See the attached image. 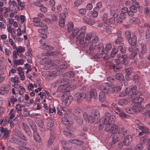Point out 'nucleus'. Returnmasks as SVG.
Listing matches in <instances>:
<instances>
[{
    "mask_svg": "<svg viewBox=\"0 0 150 150\" xmlns=\"http://www.w3.org/2000/svg\"><path fill=\"white\" fill-rule=\"evenodd\" d=\"M83 116L84 120L88 122L97 123L100 118V113L98 110H93L91 112V115H88L86 112L83 113Z\"/></svg>",
    "mask_w": 150,
    "mask_h": 150,
    "instance_id": "1",
    "label": "nucleus"
},
{
    "mask_svg": "<svg viewBox=\"0 0 150 150\" xmlns=\"http://www.w3.org/2000/svg\"><path fill=\"white\" fill-rule=\"evenodd\" d=\"M102 122L106 125V126H109L112 125L114 122V117L111 116L110 113L107 112L105 114V117Z\"/></svg>",
    "mask_w": 150,
    "mask_h": 150,
    "instance_id": "2",
    "label": "nucleus"
},
{
    "mask_svg": "<svg viewBox=\"0 0 150 150\" xmlns=\"http://www.w3.org/2000/svg\"><path fill=\"white\" fill-rule=\"evenodd\" d=\"M137 90V87L136 86H133L131 88H127L125 91V93L122 94V96H125L128 95L131 96L132 98V96H134L136 95V92Z\"/></svg>",
    "mask_w": 150,
    "mask_h": 150,
    "instance_id": "3",
    "label": "nucleus"
},
{
    "mask_svg": "<svg viewBox=\"0 0 150 150\" xmlns=\"http://www.w3.org/2000/svg\"><path fill=\"white\" fill-rule=\"evenodd\" d=\"M71 113V111H68L67 113H64V117H63L61 119V122L64 125L69 126L70 125H71L73 124V122L71 121L70 122L69 120L67 119V118H69V117L70 116Z\"/></svg>",
    "mask_w": 150,
    "mask_h": 150,
    "instance_id": "4",
    "label": "nucleus"
},
{
    "mask_svg": "<svg viewBox=\"0 0 150 150\" xmlns=\"http://www.w3.org/2000/svg\"><path fill=\"white\" fill-rule=\"evenodd\" d=\"M86 96V94L84 93H77L74 96V100L78 103L82 102Z\"/></svg>",
    "mask_w": 150,
    "mask_h": 150,
    "instance_id": "5",
    "label": "nucleus"
},
{
    "mask_svg": "<svg viewBox=\"0 0 150 150\" xmlns=\"http://www.w3.org/2000/svg\"><path fill=\"white\" fill-rule=\"evenodd\" d=\"M144 99L143 98L141 97H137L134 98L132 99V103L134 104V105L136 106H139V108L140 110L141 109L142 107L141 103H142L144 101Z\"/></svg>",
    "mask_w": 150,
    "mask_h": 150,
    "instance_id": "6",
    "label": "nucleus"
},
{
    "mask_svg": "<svg viewBox=\"0 0 150 150\" xmlns=\"http://www.w3.org/2000/svg\"><path fill=\"white\" fill-rule=\"evenodd\" d=\"M139 106H136L134 105L132 108H127L125 109V111L128 113L131 114H133L135 112L141 111V110L139 109Z\"/></svg>",
    "mask_w": 150,
    "mask_h": 150,
    "instance_id": "7",
    "label": "nucleus"
},
{
    "mask_svg": "<svg viewBox=\"0 0 150 150\" xmlns=\"http://www.w3.org/2000/svg\"><path fill=\"white\" fill-rule=\"evenodd\" d=\"M10 142L16 144L18 145L26 146L27 143L23 142L19 139L15 137H11L9 139Z\"/></svg>",
    "mask_w": 150,
    "mask_h": 150,
    "instance_id": "8",
    "label": "nucleus"
},
{
    "mask_svg": "<svg viewBox=\"0 0 150 150\" xmlns=\"http://www.w3.org/2000/svg\"><path fill=\"white\" fill-rule=\"evenodd\" d=\"M14 133L15 135L18 137L20 138L25 142L28 141V139L27 137L18 129H15Z\"/></svg>",
    "mask_w": 150,
    "mask_h": 150,
    "instance_id": "9",
    "label": "nucleus"
},
{
    "mask_svg": "<svg viewBox=\"0 0 150 150\" xmlns=\"http://www.w3.org/2000/svg\"><path fill=\"white\" fill-rule=\"evenodd\" d=\"M105 131L108 132H110L111 133L115 134L117 131V127L116 125L112 126V125L109 126H105Z\"/></svg>",
    "mask_w": 150,
    "mask_h": 150,
    "instance_id": "10",
    "label": "nucleus"
},
{
    "mask_svg": "<svg viewBox=\"0 0 150 150\" xmlns=\"http://www.w3.org/2000/svg\"><path fill=\"white\" fill-rule=\"evenodd\" d=\"M140 5L139 3L137 1H133L132 5L129 8L130 10L134 13L137 11V8L139 7Z\"/></svg>",
    "mask_w": 150,
    "mask_h": 150,
    "instance_id": "11",
    "label": "nucleus"
},
{
    "mask_svg": "<svg viewBox=\"0 0 150 150\" xmlns=\"http://www.w3.org/2000/svg\"><path fill=\"white\" fill-rule=\"evenodd\" d=\"M22 125L23 129L25 133L28 135L31 136L32 135V133L29 126L23 122L22 123Z\"/></svg>",
    "mask_w": 150,
    "mask_h": 150,
    "instance_id": "12",
    "label": "nucleus"
},
{
    "mask_svg": "<svg viewBox=\"0 0 150 150\" xmlns=\"http://www.w3.org/2000/svg\"><path fill=\"white\" fill-rule=\"evenodd\" d=\"M132 140V136L131 135H127L124 138L123 142L125 145L128 146L131 143Z\"/></svg>",
    "mask_w": 150,
    "mask_h": 150,
    "instance_id": "13",
    "label": "nucleus"
},
{
    "mask_svg": "<svg viewBox=\"0 0 150 150\" xmlns=\"http://www.w3.org/2000/svg\"><path fill=\"white\" fill-rule=\"evenodd\" d=\"M10 89V86L7 85H3L2 86L1 88V91L0 92V94H3L4 93H6L8 92L9 91Z\"/></svg>",
    "mask_w": 150,
    "mask_h": 150,
    "instance_id": "14",
    "label": "nucleus"
},
{
    "mask_svg": "<svg viewBox=\"0 0 150 150\" xmlns=\"http://www.w3.org/2000/svg\"><path fill=\"white\" fill-rule=\"evenodd\" d=\"M110 68H113L114 69V71L117 72L119 71V70L121 69L122 67V64L121 63H117L114 64H111L110 66Z\"/></svg>",
    "mask_w": 150,
    "mask_h": 150,
    "instance_id": "15",
    "label": "nucleus"
},
{
    "mask_svg": "<svg viewBox=\"0 0 150 150\" xmlns=\"http://www.w3.org/2000/svg\"><path fill=\"white\" fill-rule=\"evenodd\" d=\"M67 78H61L57 80L55 83L58 84V86L63 85L67 84Z\"/></svg>",
    "mask_w": 150,
    "mask_h": 150,
    "instance_id": "16",
    "label": "nucleus"
},
{
    "mask_svg": "<svg viewBox=\"0 0 150 150\" xmlns=\"http://www.w3.org/2000/svg\"><path fill=\"white\" fill-rule=\"evenodd\" d=\"M127 40L130 45L134 46L137 44V37L135 35H133L131 38H130Z\"/></svg>",
    "mask_w": 150,
    "mask_h": 150,
    "instance_id": "17",
    "label": "nucleus"
},
{
    "mask_svg": "<svg viewBox=\"0 0 150 150\" xmlns=\"http://www.w3.org/2000/svg\"><path fill=\"white\" fill-rule=\"evenodd\" d=\"M106 96L105 93L103 91L100 92L98 96V99L100 102H103L106 101Z\"/></svg>",
    "mask_w": 150,
    "mask_h": 150,
    "instance_id": "18",
    "label": "nucleus"
},
{
    "mask_svg": "<svg viewBox=\"0 0 150 150\" xmlns=\"http://www.w3.org/2000/svg\"><path fill=\"white\" fill-rule=\"evenodd\" d=\"M112 48L111 45L109 43H108L105 45V47L104 48V50H102V53L106 54L108 53V51L110 50Z\"/></svg>",
    "mask_w": 150,
    "mask_h": 150,
    "instance_id": "19",
    "label": "nucleus"
},
{
    "mask_svg": "<svg viewBox=\"0 0 150 150\" xmlns=\"http://www.w3.org/2000/svg\"><path fill=\"white\" fill-rule=\"evenodd\" d=\"M85 34L83 33H81L78 35V38L79 40V43L80 44H84L86 42L84 40Z\"/></svg>",
    "mask_w": 150,
    "mask_h": 150,
    "instance_id": "20",
    "label": "nucleus"
},
{
    "mask_svg": "<svg viewBox=\"0 0 150 150\" xmlns=\"http://www.w3.org/2000/svg\"><path fill=\"white\" fill-rule=\"evenodd\" d=\"M33 135L34 139L37 142H40L41 140V137L37 132V129H35V130H33Z\"/></svg>",
    "mask_w": 150,
    "mask_h": 150,
    "instance_id": "21",
    "label": "nucleus"
},
{
    "mask_svg": "<svg viewBox=\"0 0 150 150\" xmlns=\"http://www.w3.org/2000/svg\"><path fill=\"white\" fill-rule=\"evenodd\" d=\"M139 52V50L138 48H137L135 49L134 51L132 52L129 55V59H134L135 58L136 55Z\"/></svg>",
    "mask_w": 150,
    "mask_h": 150,
    "instance_id": "22",
    "label": "nucleus"
},
{
    "mask_svg": "<svg viewBox=\"0 0 150 150\" xmlns=\"http://www.w3.org/2000/svg\"><path fill=\"white\" fill-rule=\"evenodd\" d=\"M73 99L72 97L71 96H68L64 101V105L66 106H69L71 103Z\"/></svg>",
    "mask_w": 150,
    "mask_h": 150,
    "instance_id": "23",
    "label": "nucleus"
},
{
    "mask_svg": "<svg viewBox=\"0 0 150 150\" xmlns=\"http://www.w3.org/2000/svg\"><path fill=\"white\" fill-rule=\"evenodd\" d=\"M122 33L121 31H119L117 33V38L115 41V43L118 44L121 43L122 42V37L121 35Z\"/></svg>",
    "mask_w": 150,
    "mask_h": 150,
    "instance_id": "24",
    "label": "nucleus"
},
{
    "mask_svg": "<svg viewBox=\"0 0 150 150\" xmlns=\"http://www.w3.org/2000/svg\"><path fill=\"white\" fill-rule=\"evenodd\" d=\"M28 121L33 130H35L37 129L35 122L33 120L30 119H28Z\"/></svg>",
    "mask_w": 150,
    "mask_h": 150,
    "instance_id": "25",
    "label": "nucleus"
},
{
    "mask_svg": "<svg viewBox=\"0 0 150 150\" xmlns=\"http://www.w3.org/2000/svg\"><path fill=\"white\" fill-rule=\"evenodd\" d=\"M34 25L36 26H39L42 28L43 29H46L48 27L45 24L42 23L40 21L39 22L34 23Z\"/></svg>",
    "mask_w": 150,
    "mask_h": 150,
    "instance_id": "26",
    "label": "nucleus"
},
{
    "mask_svg": "<svg viewBox=\"0 0 150 150\" xmlns=\"http://www.w3.org/2000/svg\"><path fill=\"white\" fill-rule=\"evenodd\" d=\"M68 142L75 144L77 145H82L83 143V142L77 139H70L69 140Z\"/></svg>",
    "mask_w": 150,
    "mask_h": 150,
    "instance_id": "27",
    "label": "nucleus"
},
{
    "mask_svg": "<svg viewBox=\"0 0 150 150\" xmlns=\"http://www.w3.org/2000/svg\"><path fill=\"white\" fill-rule=\"evenodd\" d=\"M91 97L95 99H96L97 98V94L96 91L95 89H92L90 92L89 94Z\"/></svg>",
    "mask_w": 150,
    "mask_h": 150,
    "instance_id": "28",
    "label": "nucleus"
},
{
    "mask_svg": "<svg viewBox=\"0 0 150 150\" xmlns=\"http://www.w3.org/2000/svg\"><path fill=\"white\" fill-rule=\"evenodd\" d=\"M135 126L136 127L139 128L140 130H144V127L140 125V122L138 120L136 119L135 121Z\"/></svg>",
    "mask_w": 150,
    "mask_h": 150,
    "instance_id": "29",
    "label": "nucleus"
},
{
    "mask_svg": "<svg viewBox=\"0 0 150 150\" xmlns=\"http://www.w3.org/2000/svg\"><path fill=\"white\" fill-rule=\"evenodd\" d=\"M130 21L134 23L138 24L140 23V21L137 17H133L129 19Z\"/></svg>",
    "mask_w": 150,
    "mask_h": 150,
    "instance_id": "30",
    "label": "nucleus"
},
{
    "mask_svg": "<svg viewBox=\"0 0 150 150\" xmlns=\"http://www.w3.org/2000/svg\"><path fill=\"white\" fill-rule=\"evenodd\" d=\"M41 48L46 50H52L53 49V47L49 45H45V44L41 46Z\"/></svg>",
    "mask_w": 150,
    "mask_h": 150,
    "instance_id": "31",
    "label": "nucleus"
},
{
    "mask_svg": "<svg viewBox=\"0 0 150 150\" xmlns=\"http://www.w3.org/2000/svg\"><path fill=\"white\" fill-rule=\"evenodd\" d=\"M24 60L22 59H20L18 60L15 59L14 62L16 65H22L24 63Z\"/></svg>",
    "mask_w": 150,
    "mask_h": 150,
    "instance_id": "32",
    "label": "nucleus"
},
{
    "mask_svg": "<svg viewBox=\"0 0 150 150\" xmlns=\"http://www.w3.org/2000/svg\"><path fill=\"white\" fill-rule=\"evenodd\" d=\"M75 120L77 123L79 125H81L83 123V120L82 118L79 116H76Z\"/></svg>",
    "mask_w": 150,
    "mask_h": 150,
    "instance_id": "33",
    "label": "nucleus"
},
{
    "mask_svg": "<svg viewBox=\"0 0 150 150\" xmlns=\"http://www.w3.org/2000/svg\"><path fill=\"white\" fill-rule=\"evenodd\" d=\"M63 134L65 136L69 138L74 137L75 136L74 134L67 131H64Z\"/></svg>",
    "mask_w": 150,
    "mask_h": 150,
    "instance_id": "34",
    "label": "nucleus"
},
{
    "mask_svg": "<svg viewBox=\"0 0 150 150\" xmlns=\"http://www.w3.org/2000/svg\"><path fill=\"white\" fill-rule=\"evenodd\" d=\"M113 19V18H110L108 20L107 17H103V21L104 23L107 25L110 24L111 23V21Z\"/></svg>",
    "mask_w": 150,
    "mask_h": 150,
    "instance_id": "35",
    "label": "nucleus"
},
{
    "mask_svg": "<svg viewBox=\"0 0 150 150\" xmlns=\"http://www.w3.org/2000/svg\"><path fill=\"white\" fill-rule=\"evenodd\" d=\"M74 28V24L71 22H69L67 24V30L71 32Z\"/></svg>",
    "mask_w": 150,
    "mask_h": 150,
    "instance_id": "36",
    "label": "nucleus"
},
{
    "mask_svg": "<svg viewBox=\"0 0 150 150\" xmlns=\"http://www.w3.org/2000/svg\"><path fill=\"white\" fill-rule=\"evenodd\" d=\"M143 144L140 143L137 144L134 147V150H142L143 149Z\"/></svg>",
    "mask_w": 150,
    "mask_h": 150,
    "instance_id": "37",
    "label": "nucleus"
},
{
    "mask_svg": "<svg viewBox=\"0 0 150 150\" xmlns=\"http://www.w3.org/2000/svg\"><path fill=\"white\" fill-rule=\"evenodd\" d=\"M79 30L78 28L76 27L74 28L73 30L71 33V35L73 37H74L76 35L79 33Z\"/></svg>",
    "mask_w": 150,
    "mask_h": 150,
    "instance_id": "38",
    "label": "nucleus"
},
{
    "mask_svg": "<svg viewBox=\"0 0 150 150\" xmlns=\"http://www.w3.org/2000/svg\"><path fill=\"white\" fill-rule=\"evenodd\" d=\"M69 93V91H67L65 90H64L62 91V93H61L62 94H60V95H59L58 96L59 97H61L62 100H63L64 98V97L65 96H67V95H66V94L67 93Z\"/></svg>",
    "mask_w": 150,
    "mask_h": 150,
    "instance_id": "39",
    "label": "nucleus"
},
{
    "mask_svg": "<svg viewBox=\"0 0 150 150\" xmlns=\"http://www.w3.org/2000/svg\"><path fill=\"white\" fill-rule=\"evenodd\" d=\"M95 47L96 49L99 50H104V47L103 44L101 43H98L97 45H95Z\"/></svg>",
    "mask_w": 150,
    "mask_h": 150,
    "instance_id": "40",
    "label": "nucleus"
},
{
    "mask_svg": "<svg viewBox=\"0 0 150 150\" xmlns=\"http://www.w3.org/2000/svg\"><path fill=\"white\" fill-rule=\"evenodd\" d=\"M25 50V48L24 47H23L22 46H19L18 48L16 49V51L18 55H19V53H21L23 52Z\"/></svg>",
    "mask_w": 150,
    "mask_h": 150,
    "instance_id": "41",
    "label": "nucleus"
},
{
    "mask_svg": "<svg viewBox=\"0 0 150 150\" xmlns=\"http://www.w3.org/2000/svg\"><path fill=\"white\" fill-rule=\"evenodd\" d=\"M147 51V47L146 45L143 44L142 46V48L141 51V53L144 54L146 53Z\"/></svg>",
    "mask_w": 150,
    "mask_h": 150,
    "instance_id": "42",
    "label": "nucleus"
},
{
    "mask_svg": "<svg viewBox=\"0 0 150 150\" xmlns=\"http://www.w3.org/2000/svg\"><path fill=\"white\" fill-rule=\"evenodd\" d=\"M141 109H144L146 113L149 112L150 111V103H148L145 105L144 107L141 108Z\"/></svg>",
    "mask_w": 150,
    "mask_h": 150,
    "instance_id": "43",
    "label": "nucleus"
},
{
    "mask_svg": "<svg viewBox=\"0 0 150 150\" xmlns=\"http://www.w3.org/2000/svg\"><path fill=\"white\" fill-rule=\"evenodd\" d=\"M8 117L7 116L5 117L3 119L1 120L0 121V124L4 125H5L8 123Z\"/></svg>",
    "mask_w": 150,
    "mask_h": 150,
    "instance_id": "44",
    "label": "nucleus"
},
{
    "mask_svg": "<svg viewBox=\"0 0 150 150\" xmlns=\"http://www.w3.org/2000/svg\"><path fill=\"white\" fill-rule=\"evenodd\" d=\"M20 107V105L18 104L16 105V108L17 109H18V114L17 115V117H19L20 118H21L23 117V115L21 114V110H19L18 108V107Z\"/></svg>",
    "mask_w": 150,
    "mask_h": 150,
    "instance_id": "45",
    "label": "nucleus"
},
{
    "mask_svg": "<svg viewBox=\"0 0 150 150\" xmlns=\"http://www.w3.org/2000/svg\"><path fill=\"white\" fill-rule=\"evenodd\" d=\"M127 58V57L126 55H122V64L125 65L127 64L128 61Z\"/></svg>",
    "mask_w": 150,
    "mask_h": 150,
    "instance_id": "46",
    "label": "nucleus"
},
{
    "mask_svg": "<svg viewBox=\"0 0 150 150\" xmlns=\"http://www.w3.org/2000/svg\"><path fill=\"white\" fill-rule=\"evenodd\" d=\"M115 108L116 111H115V113L119 115L120 117H122V110L121 109H120L117 107H115Z\"/></svg>",
    "mask_w": 150,
    "mask_h": 150,
    "instance_id": "47",
    "label": "nucleus"
},
{
    "mask_svg": "<svg viewBox=\"0 0 150 150\" xmlns=\"http://www.w3.org/2000/svg\"><path fill=\"white\" fill-rule=\"evenodd\" d=\"M46 29H43L42 28L41 29H40L38 30V31L41 34H42L43 35L41 37L43 38H47V35H44L45 33V30Z\"/></svg>",
    "mask_w": 150,
    "mask_h": 150,
    "instance_id": "48",
    "label": "nucleus"
},
{
    "mask_svg": "<svg viewBox=\"0 0 150 150\" xmlns=\"http://www.w3.org/2000/svg\"><path fill=\"white\" fill-rule=\"evenodd\" d=\"M3 22H0V28L3 29L6 28V20L4 19Z\"/></svg>",
    "mask_w": 150,
    "mask_h": 150,
    "instance_id": "49",
    "label": "nucleus"
},
{
    "mask_svg": "<svg viewBox=\"0 0 150 150\" xmlns=\"http://www.w3.org/2000/svg\"><path fill=\"white\" fill-rule=\"evenodd\" d=\"M88 45H89V49L90 50H92L94 49H96V48L95 47V45L94 46L93 45V42L91 41L90 42H88Z\"/></svg>",
    "mask_w": 150,
    "mask_h": 150,
    "instance_id": "50",
    "label": "nucleus"
},
{
    "mask_svg": "<svg viewBox=\"0 0 150 150\" xmlns=\"http://www.w3.org/2000/svg\"><path fill=\"white\" fill-rule=\"evenodd\" d=\"M93 36V35L91 33H87L85 36V40L86 41L89 40L92 38Z\"/></svg>",
    "mask_w": 150,
    "mask_h": 150,
    "instance_id": "51",
    "label": "nucleus"
},
{
    "mask_svg": "<svg viewBox=\"0 0 150 150\" xmlns=\"http://www.w3.org/2000/svg\"><path fill=\"white\" fill-rule=\"evenodd\" d=\"M59 71H53L50 73L49 75L50 76L53 77L59 75Z\"/></svg>",
    "mask_w": 150,
    "mask_h": 150,
    "instance_id": "52",
    "label": "nucleus"
},
{
    "mask_svg": "<svg viewBox=\"0 0 150 150\" xmlns=\"http://www.w3.org/2000/svg\"><path fill=\"white\" fill-rule=\"evenodd\" d=\"M83 19L86 23L91 25H92V22L86 16H84Z\"/></svg>",
    "mask_w": 150,
    "mask_h": 150,
    "instance_id": "53",
    "label": "nucleus"
},
{
    "mask_svg": "<svg viewBox=\"0 0 150 150\" xmlns=\"http://www.w3.org/2000/svg\"><path fill=\"white\" fill-rule=\"evenodd\" d=\"M104 54L102 53V51H101V53L100 54H96L94 55L93 56V58L94 59H97L98 58H101L103 56V54Z\"/></svg>",
    "mask_w": 150,
    "mask_h": 150,
    "instance_id": "54",
    "label": "nucleus"
},
{
    "mask_svg": "<svg viewBox=\"0 0 150 150\" xmlns=\"http://www.w3.org/2000/svg\"><path fill=\"white\" fill-rule=\"evenodd\" d=\"M132 71V69L131 67H129L126 68L125 70V72L127 75L130 74Z\"/></svg>",
    "mask_w": 150,
    "mask_h": 150,
    "instance_id": "55",
    "label": "nucleus"
},
{
    "mask_svg": "<svg viewBox=\"0 0 150 150\" xmlns=\"http://www.w3.org/2000/svg\"><path fill=\"white\" fill-rule=\"evenodd\" d=\"M54 121L52 119H50L47 122L48 126L51 127L53 126L54 125Z\"/></svg>",
    "mask_w": 150,
    "mask_h": 150,
    "instance_id": "56",
    "label": "nucleus"
},
{
    "mask_svg": "<svg viewBox=\"0 0 150 150\" xmlns=\"http://www.w3.org/2000/svg\"><path fill=\"white\" fill-rule=\"evenodd\" d=\"M125 38L128 40L131 37V33L129 31H126L125 32Z\"/></svg>",
    "mask_w": 150,
    "mask_h": 150,
    "instance_id": "57",
    "label": "nucleus"
},
{
    "mask_svg": "<svg viewBox=\"0 0 150 150\" xmlns=\"http://www.w3.org/2000/svg\"><path fill=\"white\" fill-rule=\"evenodd\" d=\"M59 19L65 20L66 18V16L64 13H61L59 16Z\"/></svg>",
    "mask_w": 150,
    "mask_h": 150,
    "instance_id": "58",
    "label": "nucleus"
},
{
    "mask_svg": "<svg viewBox=\"0 0 150 150\" xmlns=\"http://www.w3.org/2000/svg\"><path fill=\"white\" fill-rule=\"evenodd\" d=\"M78 12L80 14L84 15L86 13V11L85 9L81 8L78 10Z\"/></svg>",
    "mask_w": 150,
    "mask_h": 150,
    "instance_id": "59",
    "label": "nucleus"
},
{
    "mask_svg": "<svg viewBox=\"0 0 150 150\" xmlns=\"http://www.w3.org/2000/svg\"><path fill=\"white\" fill-rule=\"evenodd\" d=\"M17 1L18 2V5L22 8L21 9H22L25 6V4L23 2L21 1L20 0H17Z\"/></svg>",
    "mask_w": 150,
    "mask_h": 150,
    "instance_id": "60",
    "label": "nucleus"
},
{
    "mask_svg": "<svg viewBox=\"0 0 150 150\" xmlns=\"http://www.w3.org/2000/svg\"><path fill=\"white\" fill-rule=\"evenodd\" d=\"M66 75L69 77H73L74 76V74L73 72L70 71L66 73Z\"/></svg>",
    "mask_w": 150,
    "mask_h": 150,
    "instance_id": "61",
    "label": "nucleus"
},
{
    "mask_svg": "<svg viewBox=\"0 0 150 150\" xmlns=\"http://www.w3.org/2000/svg\"><path fill=\"white\" fill-rule=\"evenodd\" d=\"M117 50L116 48L113 49L111 52V55L112 57H114L115 55L117 54Z\"/></svg>",
    "mask_w": 150,
    "mask_h": 150,
    "instance_id": "62",
    "label": "nucleus"
},
{
    "mask_svg": "<svg viewBox=\"0 0 150 150\" xmlns=\"http://www.w3.org/2000/svg\"><path fill=\"white\" fill-rule=\"evenodd\" d=\"M65 20L59 19V26L61 27H63L65 25Z\"/></svg>",
    "mask_w": 150,
    "mask_h": 150,
    "instance_id": "63",
    "label": "nucleus"
},
{
    "mask_svg": "<svg viewBox=\"0 0 150 150\" xmlns=\"http://www.w3.org/2000/svg\"><path fill=\"white\" fill-rule=\"evenodd\" d=\"M146 38H148L150 37V27L148 28L146 33Z\"/></svg>",
    "mask_w": 150,
    "mask_h": 150,
    "instance_id": "64",
    "label": "nucleus"
}]
</instances>
